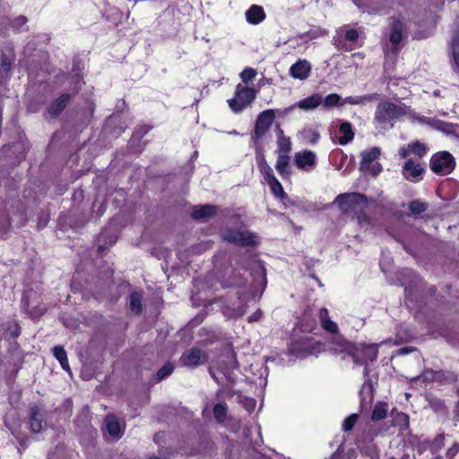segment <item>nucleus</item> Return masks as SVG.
Instances as JSON below:
<instances>
[{
	"instance_id": "1",
	"label": "nucleus",
	"mask_w": 459,
	"mask_h": 459,
	"mask_svg": "<svg viewBox=\"0 0 459 459\" xmlns=\"http://www.w3.org/2000/svg\"><path fill=\"white\" fill-rule=\"evenodd\" d=\"M341 354L343 353L342 359L346 356L351 357L356 365H364L363 375L365 377L364 384L359 391L360 396V408L361 410L367 409L373 401V385L368 377V362L377 359L378 355V349L377 344H354L349 342H342L335 349Z\"/></svg>"
},
{
	"instance_id": "2",
	"label": "nucleus",
	"mask_w": 459,
	"mask_h": 459,
	"mask_svg": "<svg viewBox=\"0 0 459 459\" xmlns=\"http://www.w3.org/2000/svg\"><path fill=\"white\" fill-rule=\"evenodd\" d=\"M245 273H247V270L242 268H235L233 266L225 268L221 276V286L222 288L242 289L238 291L239 299H255L257 293L260 291L261 294L265 287V270L263 266L258 265L253 273H249L255 282L248 285L247 284V279L245 277Z\"/></svg>"
},
{
	"instance_id": "3",
	"label": "nucleus",
	"mask_w": 459,
	"mask_h": 459,
	"mask_svg": "<svg viewBox=\"0 0 459 459\" xmlns=\"http://www.w3.org/2000/svg\"><path fill=\"white\" fill-rule=\"evenodd\" d=\"M406 114L404 104H394L391 101L379 102L375 110L373 125L378 131H387L394 127V123Z\"/></svg>"
},
{
	"instance_id": "4",
	"label": "nucleus",
	"mask_w": 459,
	"mask_h": 459,
	"mask_svg": "<svg viewBox=\"0 0 459 459\" xmlns=\"http://www.w3.org/2000/svg\"><path fill=\"white\" fill-rule=\"evenodd\" d=\"M334 204H337L342 211H354L359 212L358 214V221L360 225L369 224V217L364 212L368 206V198L366 195L359 193H346L341 194L334 199Z\"/></svg>"
},
{
	"instance_id": "5",
	"label": "nucleus",
	"mask_w": 459,
	"mask_h": 459,
	"mask_svg": "<svg viewBox=\"0 0 459 459\" xmlns=\"http://www.w3.org/2000/svg\"><path fill=\"white\" fill-rule=\"evenodd\" d=\"M255 99V91L253 88L238 83L236 86L234 98L229 100L228 103L232 111L238 113L247 107Z\"/></svg>"
},
{
	"instance_id": "6",
	"label": "nucleus",
	"mask_w": 459,
	"mask_h": 459,
	"mask_svg": "<svg viewBox=\"0 0 459 459\" xmlns=\"http://www.w3.org/2000/svg\"><path fill=\"white\" fill-rule=\"evenodd\" d=\"M455 167V158L448 152H440L432 155L430 159V169L436 174H450Z\"/></svg>"
},
{
	"instance_id": "7",
	"label": "nucleus",
	"mask_w": 459,
	"mask_h": 459,
	"mask_svg": "<svg viewBox=\"0 0 459 459\" xmlns=\"http://www.w3.org/2000/svg\"><path fill=\"white\" fill-rule=\"evenodd\" d=\"M274 118L275 110L273 109H266L258 115L255 120L254 133L251 135V138L255 143H257L265 135L272 126Z\"/></svg>"
},
{
	"instance_id": "8",
	"label": "nucleus",
	"mask_w": 459,
	"mask_h": 459,
	"mask_svg": "<svg viewBox=\"0 0 459 459\" xmlns=\"http://www.w3.org/2000/svg\"><path fill=\"white\" fill-rule=\"evenodd\" d=\"M316 342L308 336H301L293 340L288 348L289 353L297 358H305L316 351Z\"/></svg>"
},
{
	"instance_id": "9",
	"label": "nucleus",
	"mask_w": 459,
	"mask_h": 459,
	"mask_svg": "<svg viewBox=\"0 0 459 459\" xmlns=\"http://www.w3.org/2000/svg\"><path fill=\"white\" fill-rule=\"evenodd\" d=\"M209 372L214 381L221 386L229 387L235 383L236 375L233 369L224 363L211 366Z\"/></svg>"
},
{
	"instance_id": "10",
	"label": "nucleus",
	"mask_w": 459,
	"mask_h": 459,
	"mask_svg": "<svg viewBox=\"0 0 459 459\" xmlns=\"http://www.w3.org/2000/svg\"><path fill=\"white\" fill-rule=\"evenodd\" d=\"M224 240L240 247H253L257 244L256 237L247 230H225L222 234Z\"/></svg>"
},
{
	"instance_id": "11",
	"label": "nucleus",
	"mask_w": 459,
	"mask_h": 459,
	"mask_svg": "<svg viewBox=\"0 0 459 459\" xmlns=\"http://www.w3.org/2000/svg\"><path fill=\"white\" fill-rule=\"evenodd\" d=\"M208 361V355L201 349L194 347L186 350L180 358V363L188 368H196Z\"/></svg>"
},
{
	"instance_id": "12",
	"label": "nucleus",
	"mask_w": 459,
	"mask_h": 459,
	"mask_svg": "<svg viewBox=\"0 0 459 459\" xmlns=\"http://www.w3.org/2000/svg\"><path fill=\"white\" fill-rule=\"evenodd\" d=\"M424 171V167L413 159H408L402 167L403 177L412 183L420 181Z\"/></svg>"
},
{
	"instance_id": "13",
	"label": "nucleus",
	"mask_w": 459,
	"mask_h": 459,
	"mask_svg": "<svg viewBox=\"0 0 459 459\" xmlns=\"http://www.w3.org/2000/svg\"><path fill=\"white\" fill-rule=\"evenodd\" d=\"M404 30L405 23L403 20H393L389 32V41L391 43V48L394 52H396L399 48V44L403 39Z\"/></svg>"
},
{
	"instance_id": "14",
	"label": "nucleus",
	"mask_w": 459,
	"mask_h": 459,
	"mask_svg": "<svg viewBox=\"0 0 459 459\" xmlns=\"http://www.w3.org/2000/svg\"><path fill=\"white\" fill-rule=\"evenodd\" d=\"M428 148L419 141H414L409 144L403 145L398 150V155L401 159H406L411 153L420 159L427 154Z\"/></svg>"
},
{
	"instance_id": "15",
	"label": "nucleus",
	"mask_w": 459,
	"mask_h": 459,
	"mask_svg": "<svg viewBox=\"0 0 459 459\" xmlns=\"http://www.w3.org/2000/svg\"><path fill=\"white\" fill-rule=\"evenodd\" d=\"M311 64L306 59H299L290 68V74L299 80H306L311 74Z\"/></svg>"
},
{
	"instance_id": "16",
	"label": "nucleus",
	"mask_w": 459,
	"mask_h": 459,
	"mask_svg": "<svg viewBox=\"0 0 459 459\" xmlns=\"http://www.w3.org/2000/svg\"><path fill=\"white\" fill-rule=\"evenodd\" d=\"M70 99V93H63L58 98L55 99L48 107V115L53 118L56 117L65 108Z\"/></svg>"
},
{
	"instance_id": "17",
	"label": "nucleus",
	"mask_w": 459,
	"mask_h": 459,
	"mask_svg": "<svg viewBox=\"0 0 459 459\" xmlns=\"http://www.w3.org/2000/svg\"><path fill=\"white\" fill-rule=\"evenodd\" d=\"M295 163L298 168L310 170L316 164V154L312 151H305L295 154Z\"/></svg>"
},
{
	"instance_id": "18",
	"label": "nucleus",
	"mask_w": 459,
	"mask_h": 459,
	"mask_svg": "<svg viewBox=\"0 0 459 459\" xmlns=\"http://www.w3.org/2000/svg\"><path fill=\"white\" fill-rule=\"evenodd\" d=\"M43 413L38 406H31L29 411L30 429L33 433H39L43 428Z\"/></svg>"
},
{
	"instance_id": "19",
	"label": "nucleus",
	"mask_w": 459,
	"mask_h": 459,
	"mask_svg": "<svg viewBox=\"0 0 459 459\" xmlns=\"http://www.w3.org/2000/svg\"><path fill=\"white\" fill-rule=\"evenodd\" d=\"M105 425L108 434L115 437L120 438L124 433L122 423L115 415H107L105 418Z\"/></svg>"
},
{
	"instance_id": "20",
	"label": "nucleus",
	"mask_w": 459,
	"mask_h": 459,
	"mask_svg": "<svg viewBox=\"0 0 459 459\" xmlns=\"http://www.w3.org/2000/svg\"><path fill=\"white\" fill-rule=\"evenodd\" d=\"M247 22L250 24H259L265 19V13L262 6L253 4L247 10L246 13Z\"/></svg>"
},
{
	"instance_id": "21",
	"label": "nucleus",
	"mask_w": 459,
	"mask_h": 459,
	"mask_svg": "<svg viewBox=\"0 0 459 459\" xmlns=\"http://www.w3.org/2000/svg\"><path fill=\"white\" fill-rule=\"evenodd\" d=\"M322 103V95L320 93H314L301 100H299L295 106L299 107L302 110H313L319 107Z\"/></svg>"
},
{
	"instance_id": "22",
	"label": "nucleus",
	"mask_w": 459,
	"mask_h": 459,
	"mask_svg": "<svg viewBox=\"0 0 459 459\" xmlns=\"http://www.w3.org/2000/svg\"><path fill=\"white\" fill-rule=\"evenodd\" d=\"M381 153L379 147H372L369 150H366L361 152V160L359 163L360 170L367 168L371 163L376 162Z\"/></svg>"
},
{
	"instance_id": "23",
	"label": "nucleus",
	"mask_w": 459,
	"mask_h": 459,
	"mask_svg": "<svg viewBox=\"0 0 459 459\" xmlns=\"http://www.w3.org/2000/svg\"><path fill=\"white\" fill-rule=\"evenodd\" d=\"M216 213V206L212 204H204L195 206L193 209L192 217L194 219L210 218Z\"/></svg>"
},
{
	"instance_id": "24",
	"label": "nucleus",
	"mask_w": 459,
	"mask_h": 459,
	"mask_svg": "<svg viewBox=\"0 0 459 459\" xmlns=\"http://www.w3.org/2000/svg\"><path fill=\"white\" fill-rule=\"evenodd\" d=\"M143 292L132 291L129 297V308L134 315H140L143 311Z\"/></svg>"
},
{
	"instance_id": "25",
	"label": "nucleus",
	"mask_w": 459,
	"mask_h": 459,
	"mask_svg": "<svg viewBox=\"0 0 459 459\" xmlns=\"http://www.w3.org/2000/svg\"><path fill=\"white\" fill-rule=\"evenodd\" d=\"M256 163L260 172L264 175L265 181H268L274 177L273 169L268 165L262 152H257Z\"/></svg>"
},
{
	"instance_id": "26",
	"label": "nucleus",
	"mask_w": 459,
	"mask_h": 459,
	"mask_svg": "<svg viewBox=\"0 0 459 459\" xmlns=\"http://www.w3.org/2000/svg\"><path fill=\"white\" fill-rule=\"evenodd\" d=\"M378 99V94L372 93V94H366L362 96H349L345 99H342L343 106L345 104H351V105H363L368 102H371L373 100H376Z\"/></svg>"
},
{
	"instance_id": "27",
	"label": "nucleus",
	"mask_w": 459,
	"mask_h": 459,
	"mask_svg": "<svg viewBox=\"0 0 459 459\" xmlns=\"http://www.w3.org/2000/svg\"><path fill=\"white\" fill-rule=\"evenodd\" d=\"M319 318L322 327L329 333H337L338 325L335 322L332 321L328 315V310L325 307L319 310Z\"/></svg>"
},
{
	"instance_id": "28",
	"label": "nucleus",
	"mask_w": 459,
	"mask_h": 459,
	"mask_svg": "<svg viewBox=\"0 0 459 459\" xmlns=\"http://www.w3.org/2000/svg\"><path fill=\"white\" fill-rule=\"evenodd\" d=\"M339 131L342 134L338 140L341 145H345L353 140L354 133L350 122H342L339 126Z\"/></svg>"
},
{
	"instance_id": "29",
	"label": "nucleus",
	"mask_w": 459,
	"mask_h": 459,
	"mask_svg": "<svg viewBox=\"0 0 459 459\" xmlns=\"http://www.w3.org/2000/svg\"><path fill=\"white\" fill-rule=\"evenodd\" d=\"M321 105L323 109L329 110L333 108L343 107V102L342 97L339 94L331 93L325 99L322 98Z\"/></svg>"
},
{
	"instance_id": "30",
	"label": "nucleus",
	"mask_w": 459,
	"mask_h": 459,
	"mask_svg": "<svg viewBox=\"0 0 459 459\" xmlns=\"http://www.w3.org/2000/svg\"><path fill=\"white\" fill-rule=\"evenodd\" d=\"M290 157L285 154H279L276 161L275 168L278 173L284 178L290 176L289 170Z\"/></svg>"
},
{
	"instance_id": "31",
	"label": "nucleus",
	"mask_w": 459,
	"mask_h": 459,
	"mask_svg": "<svg viewBox=\"0 0 459 459\" xmlns=\"http://www.w3.org/2000/svg\"><path fill=\"white\" fill-rule=\"evenodd\" d=\"M388 411V405L385 402H377L373 409L371 420L377 421L385 418Z\"/></svg>"
},
{
	"instance_id": "32",
	"label": "nucleus",
	"mask_w": 459,
	"mask_h": 459,
	"mask_svg": "<svg viewBox=\"0 0 459 459\" xmlns=\"http://www.w3.org/2000/svg\"><path fill=\"white\" fill-rule=\"evenodd\" d=\"M53 355L59 361L63 369L66 371L70 370L67 354L62 346H55L53 348Z\"/></svg>"
},
{
	"instance_id": "33",
	"label": "nucleus",
	"mask_w": 459,
	"mask_h": 459,
	"mask_svg": "<svg viewBox=\"0 0 459 459\" xmlns=\"http://www.w3.org/2000/svg\"><path fill=\"white\" fill-rule=\"evenodd\" d=\"M268 186H270L273 194L279 198L284 199L288 198V195L285 194L281 184L278 181V179L273 177L270 180L266 181Z\"/></svg>"
},
{
	"instance_id": "34",
	"label": "nucleus",
	"mask_w": 459,
	"mask_h": 459,
	"mask_svg": "<svg viewBox=\"0 0 459 459\" xmlns=\"http://www.w3.org/2000/svg\"><path fill=\"white\" fill-rule=\"evenodd\" d=\"M429 205L427 203L415 199L408 204V209L414 215H419L424 212L428 209Z\"/></svg>"
},
{
	"instance_id": "35",
	"label": "nucleus",
	"mask_w": 459,
	"mask_h": 459,
	"mask_svg": "<svg viewBox=\"0 0 459 459\" xmlns=\"http://www.w3.org/2000/svg\"><path fill=\"white\" fill-rule=\"evenodd\" d=\"M452 54L455 66L454 70L459 74V34L455 35L451 42Z\"/></svg>"
},
{
	"instance_id": "36",
	"label": "nucleus",
	"mask_w": 459,
	"mask_h": 459,
	"mask_svg": "<svg viewBox=\"0 0 459 459\" xmlns=\"http://www.w3.org/2000/svg\"><path fill=\"white\" fill-rule=\"evenodd\" d=\"M227 405L226 403H217L213 407V415L218 422H223L227 416Z\"/></svg>"
},
{
	"instance_id": "37",
	"label": "nucleus",
	"mask_w": 459,
	"mask_h": 459,
	"mask_svg": "<svg viewBox=\"0 0 459 459\" xmlns=\"http://www.w3.org/2000/svg\"><path fill=\"white\" fill-rule=\"evenodd\" d=\"M277 146L279 154L288 155L291 150L290 139L289 137H281V139H277Z\"/></svg>"
},
{
	"instance_id": "38",
	"label": "nucleus",
	"mask_w": 459,
	"mask_h": 459,
	"mask_svg": "<svg viewBox=\"0 0 459 459\" xmlns=\"http://www.w3.org/2000/svg\"><path fill=\"white\" fill-rule=\"evenodd\" d=\"M174 370V366L172 363H166L156 374L157 380L160 381L166 377H168Z\"/></svg>"
},
{
	"instance_id": "39",
	"label": "nucleus",
	"mask_w": 459,
	"mask_h": 459,
	"mask_svg": "<svg viewBox=\"0 0 459 459\" xmlns=\"http://www.w3.org/2000/svg\"><path fill=\"white\" fill-rule=\"evenodd\" d=\"M358 419H359L358 413H352L349 417H347L343 420L342 430L345 432L351 431L354 428Z\"/></svg>"
},
{
	"instance_id": "40",
	"label": "nucleus",
	"mask_w": 459,
	"mask_h": 459,
	"mask_svg": "<svg viewBox=\"0 0 459 459\" xmlns=\"http://www.w3.org/2000/svg\"><path fill=\"white\" fill-rule=\"evenodd\" d=\"M382 165L379 162L376 161L374 163H371L367 168L361 169V171H363L365 174H369L373 177H376L382 171Z\"/></svg>"
},
{
	"instance_id": "41",
	"label": "nucleus",
	"mask_w": 459,
	"mask_h": 459,
	"mask_svg": "<svg viewBox=\"0 0 459 459\" xmlns=\"http://www.w3.org/2000/svg\"><path fill=\"white\" fill-rule=\"evenodd\" d=\"M255 75L256 71L255 69L247 67L241 72L240 78L243 82L247 83L248 82L252 81Z\"/></svg>"
},
{
	"instance_id": "42",
	"label": "nucleus",
	"mask_w": 459,
	"mask_h": 459,
	"mask_svg": "<svg viewBox=\"0 0 459 459\" xmlns=\"http://www.w3.org/2000/svg\"><path fill=\"white\" fill-rule=\"evenodd\" d=\"M444 436H437L430 445V450L432 454H436L441 447L444 446Z\"/></svg>"
},
{
	"instance_id": "43",
	"label": "nucleus",
	"mask_w": 459,
	"mask_h": 459,
	"mask_svg": "<svg viewBox=\"0 0 459 459\" xmlns=\"http://www.w3.org/2000/svg\"><path fill=\"white\" fill-rule=\"evenodd\" d=\"M345 39L350 42H355L359 39V32L354 29H350L345 31Z\"/></svg>"
},
{
	"instance_id": "44",
	"label": "nucleus",
	"mask_w": 459,
	"mask_h": 459,
	"mask_svg": "<svg viewBox=\"0 0 459 459\" xmlns=\"http://www.w3.org/2000/svg\"><path fill=\"white\" fill-rule=\"evenodd\" d=\"M65 78H73L74 81V87L72 88L73 94H75L81 89L79 74L75 73L74 75H64Z\"/></svg>"
},
{
	"instance_id": "45",
	"label": "nucleus",
	"mask_w": 459,
	"mask_h": 459,
	"mask_svg": "<svg viewBox=\"0 0 459 459\" xmlns=\"http://www.w3.org/2000/svg\"><path fill=\"white\" fill-rule=\"evenodd\" d=\"M11 68V62L7 56H3L0 59V69L7 73Z\"/></svg>"
},
{
	"instance_id": "46",
	"label": "nucleus",
	"mask_w": 459,
	"mask_h": 459,
	"mask_svg": "<svg viewBox=\"0 0 459 459\" xmlns=\"http://www.w3.org/2000/svg\"><path fill=\"white\" fill-rule=\"evenodd\" d=\"M21 333L20 326L14 324L13 326L9 328V331L6 334H8L12 338H17Z\"/></svg>"
},
{
	"instance_id": "47",
	"label": "nucleus",
	"mask_w": 459,
	"mask_h": 459,
	"mask_svg": "<svg viewBox=\"0 0 459 459\" xmlns=\"http://www.w3.org/2000/svg\"><path fill=\"white\" fill-rule=\"evenodd\" d=\"M27 21L28 20L25 16H20L13 21V27L15 29H19L23 24H25L27 22Z\"/></svg>"
},
{
	"instance_id": "48",
	"label": "nucleus",
	"mask_w": 459,
	"mask_h": 459,
	"mask_svg": "<svg viewBox=\"0 0 459 459\" xmlns=\"http://www.w3.org/2000/svg\"><path fill=\"white\" fill-rule=\"evenodd\" d=\"M459 452V444L454 443L453 446L447 450L446 455L448 457H454Z\"/></svg>"
},
{
	"instance_id": "49",
	"label": "nucleus",
	"mask_w": 459,
	"mask_h": 459,
	"mask_svg": "<svg viewBox=\"0 0 459 459\" xmlns=\"http://www.w3.org/2000/svg\"><path fill=\"white\" fill-rule=\"evenodd\" d=\"M245 408L250 412L254 411L255 407V400L254 399H247L244 404Z\"/></svg>"
},
{
	"instance_id": "50",
	"label": "nucleus",
	"mask_w": 459,
	"mask_h": 459,
	"mask_svg": "<svg viewBox=\"0 0 459 459\" xmlns=\"http://www.w3.org/2000/svg\"><path fill=\"white\" fill-rule=\"evenodd\" d=\"M148 132V128H146L145 126L140 128L139 130L135 131L134 133V138H137V139H140L142 138L145 134H147Z\"/></svg>"
},
{
	"instance_id": "51",
	"label": "nucleus",
	"mask_w": 459,
	"mask_h": 459,
	"mask_svg": "<svg viewBox=\"0 0 459 459\" xmlns=\"http://www.w3.org/2000/svg\"><path fill=\"white\" fill-rule=\"evenodd\" d=\"M262 316V311L261 310H257L256 312H255L254 314H252L249 318H248V321L249 322H256L260 319Z\"/></svg>"
},
{
	"instance_id": "52",
	"label": "nucleus",
	"mask_w": 459,
	"mask_h": 459,
	"mask_svg": "<svg viewBox=\"0 0 459 459\" xmlns=\"http://www.w3.org/2000/svg\"><path fill=\"white\" fill-rule=\"evenodd\" d=\"M251 456L253 457V459H271L270 457H268L255 450L252 451Z\"/></svg>"
},
{
	"instance_id": "53",
	"label": "nucleus",
	"mask_w": 459,
	"mask_h": 459,
	"mask_svg": "<svg viewBox=\"0 0 459 459\" xmlns=\"http://www.w3.org/2000/svg\"><path fill=\"white\" fill-rule=\"evenodd\" d=\"M275 132L277 134V139H281V137H286L283 134V130L281 128L280 125L276 126Z\"/></svg>"
},
{
	"instance_id": "54",
	"label": "nucleus",
	"mask_w": 459,
	"mask_h": 459,
	"mask_svg": "<svg viewBox=\"0 0 459 459\" xmlns=\"http://www.w3.org/2000/svg\"><path fill=\"white\" fill-rule=\"evenodd\" d=\"M319 138H320V134H319V133H317V132H313V133H312V138H311V140H310L311 143H313V144L316 143H317V141L319 140Z\"/></svg>"
},
{
	"instance_id": "55",
	"label": "nucleus",
	"mask_w": 459,
	"mask_h": 459,
	"mask_svg": "<svg viewBox=\"0 0 459 459\" xmlns=\"http://www.w3.org/2000/svg\"><path fill=\"white\" fill-rule=\"evenodd\" d=\"M410 351H411V350H410L408 347H403V348H402V349H401L400 352H401L402 354H407V353H409V352H410Z\"/></svg>"
},
{
	"instance_id": "56",
	"label": "nucleus",
	"mask_w": 459,
	"mask_h": 459,
	"mask_svg": "<svg viewBox=\"0 0 459 459\" xmlns=\"http://www.w3.org/2000/svg\"><path fill=\"white\" fill-rule=\"evenodd\" d=\"M342 48H343L344 50H351V48L347 47V46H345V45H343V46L342 47Z\"/></svg>"
},
{
	"instance_id": "57",
	"label": "nucleus",
	"mask_w": 459,
	"mask_h": 459,
	"mask_svg": "<svg viewBox=\"0 0 459 459\" xmlns=\"http://www.w3.org/2000/svg\"><path fill=\"white\" fill-rule=\"evenodd\" d=\"M105 237V232H101L100 235V241L104 238Z\"/></svg>"
},
{
	"instance_id": "58",
	"label": "nucleus",
	"mask_w": 459,
	"mask_h": 459,
	"mask_svg": "<svg viewBox=\"0 0 459 459\" xmlns=\"http://www.w3.org/2000/svg\"><path fill=\"white\" fill-rule=\"evenodd\" d=\"M352 56H361V54L360 53H354V54H352Z\"/></svg>"
},
{
	"instance_id": "59",
	"label": "nucleus",
	"mask_w": 459,
	"mask_h": 459,
	"mask_svg": "<svg viewBox=\"0 0 459 459\" xmlns=\"http://www.w3.org/2000/svg\"><path fill=\"white\" fill-rule=\"evenodd\" d=\"M295 106L290 107L289 108L285 109L284 112H287L288 110H291L294 108Z\"/></svg>"
},
{
	"instance_id": "60",
	"label": "nucleus",
	"mask_w": 459,
	"mask_h": 459,
	"mask_svg": "<svg viewBox=\"0 0 459 459\" xmlns=\"http://www.w3.org/2000/svg\"><path fill=\"white\" fill-rule=\"evenodd\" d=\"M20 445H21L23 448H25V443H24V442H21V443H20Z\"/></svg>"
},
{
	"instance_id": "61",
	"label": "nucleus",
	"mask_w": 459,
	"mask_h": 459,
	"mask_svg": "<svg viewBox=\"0 0 459 459\" xmlns=\"http://www.w3.org/2000/svg\"><path fill=\"white\" fill-rule=\"evenodd\" d=\"M150 459H160V458H159V457H157V456H153V457H152V458H150Z\"/></svg>"
},
{
	"instance_id": "62",
	"label": "nucleus",
	"mask_w": 459,
	"mask_h": 459,
	"mask_svg": "<svg viewBox=\"0 0 459 459\" xmlns=\"http://www.w3.org/2000/svg\"><path fill=\"white\" fill-rule=\"evenodd\" d=\"M442 125L444 126H448L447 124H446L445 122H440Z\"/></svg>"
},
{
	"instance_id": "63",
	"label": "nucleus",
	"mask_w": 459,
	"mask_h": 459,
	"mask_svg": "<svg viewBox=\"0 0 459 459\" xmlns=\"http://www.w3.org/2000/svg\"><path fill=\"white\" fill-rule=\"evenodd\" d=\"M435 459H442V457L437 456Z\"/></svg>"
}]
</instances>
